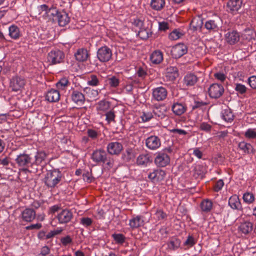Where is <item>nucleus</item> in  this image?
I'll return each instance as SVG.
<instances>
[{
	"label": "nucleus",
	"instance_id": "nucleus-41",
	"mask_svg": "<svg viewBox=\"0 0 256 256\" xmlns=\"http://www.w3.org/2000/svg\"><path fill=\"white\" fill-rule=\"evenodd\" d=\"M112 237L115 242L118 244H122L126 240V237L122 234H114Z\"/></svg>",
	"mask_w": 256,
	"mask_h": 256
},
{
	"label": "nucleus",
	"instance_id": "nucleus-21",
	"mask_svg": "<svg viewBox=\"0 0 256 256\" xmlns=\"http://www.w3.org/2000/svg\"><path fill=\"white\" fill-rule=\"evenodd\" d=\"M198 78L194 74H186L183 80L184 84L188 87L194 86L198 82Z\"/></svg>",
	"mask_w": 256,
	"mask_h": 256
},
{
	"label": "nucleus",
	"instance_id": "nucleus-28",
	"mask_svg": "<svg viewBox=\"0 0 256 256\" xmlns=\"http://www.w3.org/2000/svg\"><path fill=\"white\" fill-rule=\"evenodd\" d=\"M47 154L42 150L38 151L34 156L35 160L32 162L34 167L40 164L46 159Z\"/></svg>",
	"mask_w": 256,
	"mask_h": 256
},
{
	"label": "nucleus",
	"instance_id": "nucleus-61",
	"mask_svg": "<svg viewBox=\"0 0 256 256\" xmlns=\"http://www.w3.org/2000/svg\"><path fill=\"white\" fill-rule=\"evenodd\" d=\"M200 128L202 130L208 132L210 131L212 126L206 122H202L200 126Z\"/></svg>",
	"mask_w": 256,
	"mask_h": 256
},
{
	"label": "nucleus",
	"instance_id": "nucleus-52",
	"mask_svg": "<svg viewBox=\"0 0 256 256\" xmlns=\"http://www.w3.org/2000/svg\"><path fill=\"white\" fill-rule=\"evenodd\" d=\"M194 174L198 176H203L204 174L203 166L200 165L196 166L194 168Z\"/></svg>",
	"mask_w": 256,
	"mask_h": 256
},
{
	"label": "nucleus",
	"instance_id": "nucleus-8",
	"mask_svg": "<svg viewBox=\"0 0 256 256\" xmlns=\"http://www.w3.org/2000/svg\"><path fill=\"white\" fill-rule=\"evenodd\" d=\"M170 162V156L164 152H158L154 159V162L158 167H164L168 165Z\"/></svg>",
	"mask_w": 256,
	"mask_h": 256
},
{
	"label": "nucleus",
	"instance_id": "nucleus-5",
	"mask_svg": "<svg viewBox=\"0 0 256 256\" xmlns=\"http://www.w3.org/2000/svg\"><path fill=\"white\" fill-rule=\"evenodd\" d=\"M112 57V50L107 46H103L98 49L97 58L100 62H107L111 59Z\"/></svg>",
	"mask_w": 256,
	"mask_h": 256
},
{
	"label": "nucleus",
	"instance_id": "nucleus-36",
	"mask_svg": "<svg viewBox=\"0 0 256 256\" xmlns=\"http://www.w3.org/2000/svg\"><path fill=\"white\" fill-rule=\"evenodd\" d=\"M212 206V201L206 200H203L200 204V208L202 211L204 212H210Z\"/></svg>",
	"mask_w": 256,
	"mask_h": 256
},
{
	"label": "nucleus",
	"instance_id": "nucleus-58",
	"mask_svg": "<svg viewBox=\"0 0 256 256\" xmlns=\"http://www.w3.org/2000/svg\"><path fill=\"white\" fill-rule=\"evenodd\" d=\"M106 120L108 123L114 121L115 115L113 111L110 110L106 114Z\"/></svg>",
	"mask_w": 256,
	"mask_h": 256
},
{
	"label": "nucleus",
	"instance_id": "nucleus-38",
	"mask_svg": "<svg viewBox=\"0 0 256 256\" xmlns=\"http://www.w3.org/2000/svg\"><path fill=\"white\" fill-rule=\"evenodd\" d=\"M70 84L68 80L66 78H61L56 84L57 88L59 90H64Z\"/></svg>",
	"mask_w": 256,
	"mask_h": 256
},
{
	"label": "nucleus",
	"instance_id": "nucleus-6",
	"mask_svg": "<svg viewBox=\"0 0 256 256\" xmlns=\"http://www.w3.org/2000/svg\"><path fill=\"white\" fill-rule=\"evenodd\" d=\"M224 92L222 85L218 84H211L208 88V94L210 98L217 99L220 98L224 94Z\"/></svg>",
	"mask_w": 256,
	"mask_h": 256
},
{
	"label": "nucleus",
	"instance_id": "nucleus-3",
	"mask_svg": "<svg viewBox=\"0 0 256 256\" xmlns=\"http://www.w3.org/2000/svg\"><path fill=\"white\" fill-rule=\"evenodd\" d=\"M64 58V53L58 49L52 50L47 56L48 62L50 64H60L63 62Z\"/></svg>",
	"mask_w": 256,
	"mask_h": 256
},
{
	"label": "nucleus",
	"instance_id": "nucleus-44",
	"mask_svg": "<svg viewBox=\"0 0 256 256\" xmlns=\"http://www.w3.org/2000/svg\"><path fill=\"white\" fill-rule=\"evenodd\" d=\"M166 217V214L164 212V211L160 209L156 210L154 213V218L158 220H164Z\"/></svg>",
	"mask_w": 256,
	"mask_h": 256
},
{
	"label": "nucleus",
	"instance_id": "nucleus-62",
	"mask_svg": "<svg viewBox=\"0 0 256 256\" xmlns=\"http://www.w3.org/2000/svg\"><path fill=\"white\" fill-rule=\"evenodd\" d=\"M168 28V24L167 22H158V29L160 30L166 31Z\"/></svg>",
	"mask_w": 256,
	"mask_h": 256
},
{
	"label": "nucleus",
	"instance_id": "nucleus-46",
	"mask_svg": "<svg viewBox=\"0 0 256 256\" xmlns=\"http://www.w3.org/2000/svg\"><path fill=\"white\" fill-rule=\"evenodd\" d=\"M164 110H162L160 108H156L153 110V113L156 116L159 118L162 119L166 116Z\"/></svg>",
	"mask_w": 256,
	"mask_h": 256
},
{
	"label": "nucleus",
	"instance_id": "nucleus-63",
	"mask_svg": "<svg viewBox=\"0 0 256 256\" xmlns=\"http://www.w3.org/2000/svg\"><path fill=\"white\" fill-rule=\"evenodd\" d=\"M44 204L42 201L34 200L31 204L32 208L38 209Z\"/></svg>",
	"mask_w": 256,
	"mask_h": 256
},
{
	"label": "nucleus",
	"instance_id": "nucleus-20",
	"mask_svg": "<svg viewBox=\"0 0 256 256\" xmlns=\"http://www.w3.org/2000/svg\"><path fill=\"white\" fill-rule=\"evenodd\" d=\"M71 98L72 102L76 104H82L85 102V97L81 92L74 90L71 94Z\"/></svg>",
	"mask_w": 256,
	"mask_h": 256
},
{
	"label": "nucleus",
	"instance_id": "nucleus-13",
	"mask_svg": "<svg viewBox=\"0 0 256 256\" xmlns=\"http://www.w3.org/2000/svg\"><path fill=\"white\" fill-rule=\"evenodd\" d=\"M25 84V80L19 76L13 77L10 82V87L12 90L18 92L21 90Z\"/></svg>",
	"mask_w": 256,
	"mask_h": 256
},
{
	"label": "nucleus",
	"instance_id": "nucleus-48",
	"mask_svg": "<svg viewBox=\"0 0 256 256\" xmlns=\"http://www.w3.org/2000/svg\"><path fill=\"white\" fill-rule=\"evenodd\" d=\"M110 103L106 100H101L98 102V108L100 110L106 111L110 108Z\"/></svg>",
	"mask_w": 256,
	"mask_h": 256
},
{
	"label": "nucleus",
	"instance_id": "nucleus-47",
	"mask_svg": "<svg viewBox=\"0 0 256 256\" xmlns=\"http://www.w3.org/2000/svg\"><path fill=\"white\" fill-rule=\"evenodd\" d=\"M99 84V80L96 75L92 74L90 76L88 81V84L91 86H96Z\"/></svg>",
	"mask_w": 256,
	"mask_h": 256
},
{
	"label": "nucleus",
	"instance_id": "nucleus-43",
	"mask_svg": "<svg viewBox=\"0 0 256 256\" xmlns=\"http://www.w3.org/2000/svg\"><path fill=\"white\" fill-rule=\"evenodd\" d=\"M244 136L250 139L256 138V130L254 128H248L245 133Z\"/></svg>",
	"mask_w": 256,
	"mask_h": 256
},
{
	"label": "nucleus",
	"instance_id": "nucleus-64",
	"mask_svg": "<svg viewBox=\"0 0 256 256\" xmlns=\"http://www.w3.org/2000/svg\"><path fill=\"white\" fill-rule=\"evenodd\" d=\"M88 136L93 139L96 138L98 136L97 132L94 130L88 129L87 131Z\"/></svg>",
	"mask_w": 256,
	"mask_h": 256
},
{
	"label": "nucleus",
	"instance_id": "nucleus-25",
	"mask_svg": "<svg viewBox=\"0 0 256 256\" xmlns=\"http://www.w3.org/2000/svg\"><path fill=\"white\" fill-rule=\"evenodd\" d=\"M60 97V94L58 90L52 89L48 91L46 95V100L50 102H58Z\"/></svg>",
	"mask_w": 256,
	"mask_h": 256
},
{
	"label": "nucleus",
	"instance_id": "nucleus-22",
	"mask_svg": "<svg viewBox=\"0 0 256 256\" xmlns=\"http://www.w3.org/2000/svg\"><path fill=\"white\" fill-rule=\"evenodd\" d=\"M220 20L217 18L215 20H207L205 24V28L209 31H216L218 28Z\"/></svg>",
	"mask_w": 256,
	"mask_h": 256
},
{
	"label": "nucleus",
	"instance_id": "nucleus-30",
	"mask_svg": "<svg viewBox=\"0 0 256 256\" xmlns=\"http://www.w3.org/2000/svg\"><path fill=\"white\" fill-rule=\"evenodd\" d=\"M202 24V20L200 17L194 18L190 23V28L194 31H196L200 29Z\"/></svg>",
	"mask_w": 256,
	"mask_h": 256
},
{
	"label": "nucleus",
	"instance_id": "nucleus-10",
	"mask_svg": "<svg viewBox=\"0 0 256 256\" xmlns=\"http://www.w3.org/2000/svg\"><path fill=\"white\" fill-rule=\"evenodd\" d=\"M146 146L150 150H156L161 146L160 138L156 136H150L146 140Z\"/></svg>",
	"mask_w": 256,
	"mask_h": 256
},
{
	"label": "nucleus",
	"instance_id": "nucleus-11",
	"mask_svg": "<svg viewBox=\"0 0 256 256\" xmlns=\"http://www.w3.org/2000/svg\"><path fill=\"white\" fill-rule=\"evenodd\" d=\"M253 230L254 224L249 220L243 221L240 223L238 227V232L244 236L250 235Z\"/></svg>",
	"mask_w": 256,
	"mask_h": 256
},
{
	"label": "nucleus",
	"instance_id": "nucleus-37",
	"mask_svg": "<svg viewBox=\"0 0 256 256\" xmlns=\"http://www.w3.org/2000/svg\"><path fill=\"white\" fill-rule=\"evenodd\" d=\"M149 161V156L148 154H140L137 158L136 164L139 166H145Z\"/></svg>",
	"mask_w": 256,
	"mask_h": 256
},
{
	"label": "nucleus",
	"instance_id": "nucleus-31",
	"mask_svg": "<svg viewBox=\"0 0 256 256\" xmlns=\"http://www.w3.org/2000/svg\"><path fill=\"white\" fill-rule=\"evenodd\" d=\"M144 224V220L141 216H136L130 220L129 225L132 228H138Z\"/></svg>",
	"mask_w": 256,
	"mask_h": 256
},
{
	"label": "nucleus",
	"instance_id": "nucleus-27",
	"mask_svg": "<svg viewBox=\"0 0 256 256\" xmlns=\"http://www.w3.org/2000/svg\"><path fill=\"white\" fill-rule=\"evenodd\" d=\"M74 56L77 60L84 62L87 60L88 57V52L86 49L80 48L75 53Z\"/></svg>",
	"mask_w": 256,
	"mask_h": 256
},
{
	"label": "nucleus",
	"instance_id": "nucleus-49",
	"mask_svg": "<svg viewBox=\"0 0 256 256\" xmlns=\"http://www.w3.org/2000/svg\"><path fill=\"white\" fill-rule=\"evenodd\" d=\"M80 224L84 227L90 226L92 223V220L88 217H82L80 218Z\"/></svg>",
	"mask_w": 256,
	"mask_h": 256
},
{
	"label": "nucleus",
	"instance_id": "nucleus-17",
	"mask_svg": "<svg viewBox=\"0 0 256 256\" xmlns=\"http://www.w3.org/2000/svg\"><path fill=\"white\" fill-rule=\"evenodd\" d=\"M167 94V90L165 88L158 87L153 90L152 96L155 100L162 101L166 98Z\"/></svg>",
	"mask_w": 256,
	"mask_h": 256
},
{
	"label": "nucleus",
	"instance_id": "nucleus-18",
	"mask_svg": "<svg viewBox=\"0 0 256 256\" xmlns=\"http://www.w3.org/2000/svg\"><path fill=\"white\" fill-rule=\"evenodd\" d=\"M22 220L26 222H31L35 219L36 212L35 210L30 208H26L21 214Z\"/></svg>",
	"mask_w": 256,
	"mask_h": 256
},
{
	"label": "nucleus",
	"instance_id": "nucleus-57",
	"mask_svg": "<svg viewBox=\"0 0 256 256\" xmlns=\"http://www.w3.org/2000/svg\"><path fill=\"white\" fill-rule=\"evenodd\" d=\"M138 36L142 39H146L148 38V34L146 30L144 28H142V30H138Z\"/></svg>",
	"mask_w": 256,
	"mask_h": 256
},
{
	"label": "nucleus",
	"instance_id": "nucleus-53",
	"mask_svg": "<svg viewBox=\"0 0 256 256\" xmlns=\"http://www.w3.org/2000/svg\"><path fill=\"white\" fill-rule=\"evenodd\" d=\"M50 250L47 246H43L40 250V252L37 256H52L50 254Z\"/></svg>",
	"mask_w": 256,
	"mask_h": 256
},
{
	"label": "nucleus",
	"instance_id": "nucleus-35",
	"mask_svg": "<svg viewBox=\"0 0 256 256\" xmlns=\"http://www.w3.org/2000/svg\"><path fill=\"white\" fill-rule=\"evenodd\" d=\"M180 245V241L176 238L174 237L170 239L168 242V246L171 250H175L178 248Z\"/></svg>",
	"mask_w": 256,
	"mask_h": 256
},
{
	"label": "nucleus",
	"instance_id": "nucleus-33",
	"mask_svg": "<svg viewBox=\"0 0 256 256\" xmlns=\"http://www.w3.org/2000/svg\"><path fill=\"white\" fill-rule=\"evenodd\" d=\"M9 36L13 39L16 40L20 36V32L19 28L15 26L12 25L8 28Z\"/></svg>",
	"mask_w": 256,
	"mask_h": 256
},
{
	"label": "nucleus",
	"instance_id": "nucleus-19",
	"mask_svg": "<svg viewBox=\"0 0 256 256\" xmlns=\"http://www.w3.org/2000/svg\"><path fill=\"white\" fill-rule=\"evenodd\" d=\"M226 40L230 44H234L240 40V34L236 30L228 32L225 34Z\"/></svg>",
	"mask_w": 256,
	"mask_h": 256
},
{
	"label": "nucleus",
	"instance_id": "nucleus-34",
	"mask_svg": "<svg viewBox=\"0 0 256 256\" xmlns=\"http://www.w3.org/2000/svg\"><path fill=\"white\" fill-rule=\"evenodd\" d=\"M165 5V0H151V8L156 10H160Z\"/></svg>",
	"mask_w": 256,
	"mask_h": 256
},
{
	"label": "nucleus",
	"instance_id": "nucleus-24",
	"mask_svg": "<svg viewBox=\"0 0 256 256\" xmlns=\"http://www.w3.org/2000/svg\"><path fill=\"white\" fill-rule=\"evenodd\" d=\"M238 148L242 150L245 154H254L255 150L250 143H247L244 141L241 142L238 144Z\"/></svg>",
	"mask_w": 256,
	"mask_h": 256
},
{
	"label": "nucleus",
	"instance_id": "nucleus-51",
	"mask_svg": "<svg viewBox=\"0 0 256 256\" xmlns=\"http://www.w3.org/2000/svg\"><path fill=\"white\" fill-rule=\"evenodd\" d=\"M196 240L192 236H188L184 244L185 246H188V248H190L194 246L196 244Z\"/></svg>",
	"mask_w": 256,
	"mask_h": 256
},
{
	"label": "nucleus",
	"instance_id": "nucleus-2",
	"mask_svg": "<svg viewBox=\"0 0 256 256\" xmlns=\"http://www.w3.org/2000/svg\"><path fill=\"white\" fill-rule=\"evenodd\" d=\"M62 174L56 170L48 171L45 176L44 182L48 188H54L62 180Z\"/></svg>",
	"mask_w": 256,
	"mask_h": 256
},
{
	"label": "nucleus",
	"instance_id": "nucleus-39",
	"mask_svg": "<svg viewBox=\"0 0 256 256\" xmlns=\"http://www.w3.org/2000/svg\"><path fill=\"white\" fill-rule=\"evenodd\" d=\"M242 198L244 201L248 204L252 203L254 200V195L250 192H246L243 194Z\"/></svg>",
	"mask_w": 256,
	"mask_h": 256
},
{
	"label": "nucleus",
	"instance_id": "nucleus-54",
	"mask_svg": "<svg viewBox=\"0 0 256 256\" xmlns=\"http://www.w3.org/2000/svg\"><path fill=\"white\" fill-rule=\"evenodd\" d=\"M132 24H133L134 26L135 27H136L137 28V29H136V31L138 32V30H142V28H144L143 22L138 19L134 20V22H132Z\"/></svg>",
	"mask_w": 256,
	"mask_h": 256
},
{
	"label": "nucleus",
	"instance_id": "nucleus-60",
	"mask_svg": "<svg viewBox=\"0 0 256 256\" xmlns=\"http://www.w3.org/2000/svg\"><path fill=\"white\" fill-rule=\"evenodd\" d=\"M224 185V182L222 180H219L217 181L214 186V190L215 192H218L222 190Z\"/></svg>",
	"mask_w": 256,
	"mask_h": 256
},
{
	"label": "nucleus",
	"instance_id": "nucleus-45",
	"mask_svg": "<svg viewBox=\"0 0 256 256\" xmlns=\"http://www.w3.org/2000/svg\"><path fill=\"white\" fill-rule=\"evenodd\" d=\"M234 90L236 92L240 94H244L247 90V88L244 84H236Z\"/></svg>",
	"mask_w": 256,
	"mask_h": 256
},
{
	"label": "nucleus",
	"instance_id": "nucleus-12",
	"mask_svg": "<svg viewBox=\"0 0 256 256\" xmlns=\"http://www.w3.org/2000/svg\"><path fill=\"white\" fill-rule=\"evenodd\" d=\"M123 150V146L118 142H110L106 146L108 152L111 155H118Z\"/></svg>",
	"mask_w": 256,
	"mask_h": 256
},
{
	"label": "nucleus",
	"instance_id": "nucleus-16",
	"mask_svg": "<svg viewBox=\"0 0 256 256\" xmlns=\"http://www.w3.org/2000/svg\"><path fill=\"white\" fill-rule=\"evenodd\" d=\"M166 176V172L164 170L160 169L154 170L150 172L148 175V178L154 182H160L163 180Z\"/></svg>",
	"mask_w": 256,
	"mask_h": 256
},
{
	"label": "nucleus",
	"instance_id": "nucleus-15",
	"mask_svg": "<svg viewBox=\"0 0 256 256\" xmlns=\"http://www.w3.org/2000/svg\"><path fill=\"white\" fill-rule=\"evenodd\" d=\"M228 206L233 210H236L238 211L243 212V208L242 207L241 202L238 196L234 194L230 196L228 200Z\"/></svg>",
	"mask_w": 256,
	"mask_h": 256
},
{
	"label": "nucleus",
	"instance_id": "nucleus-40",
	"mask_svg": "<svg viewBox=\"0 0 256 256\" xmlns=\"http://www.w3.org/2000/svg\"><path fill=\"white\" fill-rule=\"evenodd\" d=\"M102 163L105 164V166L106 168L110 169L114 166V160L112 156L108 154Z\"/></svg>",
	"mask_w": 256,
	"mask_h": 256
},
{
	"label": "nucleus",
	"instance_id": "nucleus-7",
	"mask_svg": "<svg viewBox=\"0 0 256 256\" xmlns=\"http://www.w3.org/2000/svg\"><path fill=\"white\" fill-rule=\"evenodd\" d=\"M72 218V212L67 208L62 210L56 216L60 224H66L69 222Z\"/></svg>",
	"mask_w": 256,
	"mask_h": 256
},
{
	"label": "nucleus",
	"instance_id": "nucleus-9",
	"mask_svg": "<svg viewBox=\"0 0 256 256\" xmlns=\"http://www.w3.org/2000/svg\"><path fill=\"white\" fill-rule=\"evenodd\" d=\"M188 52V47L184 44H178L172 47L171 53L173 58H178Z\"/></svg>",
	"mask_w": 256,
	"mask_h": 256
},
{
	"label": "nucleus",
	"instance_id": "nucleus-59",
	"mask_svg": "<svg viewBox=\"0 0 256 256\" xmlns=\"http://www.w3.org/2000/svg\"><path fill=\"white\" fill-rule=\"evenodd\" d=\"M248 82L252 88L256 89V76H250L248 79Z\"/></svg>",
	"mask_w": 256,
	"mask_h": 256
},
{
	"label": "nucleus",
	"instance_id": "nucleus-50",
	"mask_svg": "<svg viewBox=\"0 0 256 256\" xmlns=\"http://www.w3.org/2000/svg\"><path fill=\"white\" fill-rule=\"evenodd\" d=\"M182 34L176 30H173L170 34L168 38L170 40H174L178 39Z\"/></svg>",
	"mask_w": 256,
	"mask_h": 256
},
{
	"label": "nucleus",
	"instance_id": "nucleus-32",
	"mask_svg": "<svg viewBox=\"0 0 256 256\" xmlns=\"http://www.w3.org/2000/svg\"><path fill=\"white\" fill-rule=\"evenodd\" d=\"M222 118L227 122H231L234 119V114L229 108L224 109L222 112Z\"/></svg>",
	"mask_w": 256,
	"mask_h": 256
},
{
	"label": "nucleus",
	"instance_id": "nucleus-42",
	"mask_svg": "<svg viewBox=\"0 0 256 256\" xmlns=\"http://www.w3.org/2000/svg\"><path fill=\"white\" fill-rule=\"evenodd\" d=\"M107 80L108 84L111 87L116 88L120 84L119 79L115 76H112V77L109 78Z\"/></svg>",
	"mask_w": 256,
	"mask_h": 256
},
{
	"label": "nucleus",
	"instance_id": "nucleus-55",
	"mask_svg": "<svg viewBox=\"0 0 256 256\" xmlns=\"http://www.w3.org/2000/svg\"><path fill=\"white\" fill-rule=\"evenodd\" d=\"M82 176L84 180L88 183L91 182L94 180V178L92 176V174L88 172L84 173Z\"/></svg>",
	"mask_w": 256,
	"mask_h": 256
},
{
	"label": "nucleus",
	"instance_id": "nucleus-14",
	"mask_svg": "<svg viewBox=\"0 0 256 256\" xmlns=\"http://www.w3.org/2000/svg\"><path fill=\"white\" fill-rule=\"evenodd\" d=\"M108 154L102 149L97 150L92 154L91 158L92 160L98 164L102 163L107 156Z\"/></svg>",
	"mask_w": 256,
	"mask_h": 256
},
{
	"label": "nucleus",
	"instance_id": "nucleus-26",
	"mask_svg": "<svg viewBox=\"0 0 256 256\" xmlns=\"http://www.w3.org/2000/svg\"><path fill=\"white\" fill-rule=\"evenodd\" d=\"M68 14L64 11H60L56 20H58L60 26H64L70 22Z\"/></svg>",
	"mask_w": 256,
	"mask_h": 256
},
{
	"label": "nucleus",
	"instance_id": "nucleus-1",
	"mask_svg": "<svg viewBox=\"0 0 256 256\" xmlns=\"http://www.w3.org/2000/svg\"><path fill=\"white\" fill-rule=\"evenodd\" d=\"M16 164L20 168V171L24 172L25 174L38 172L37 168H34L32 166V158L30 155L26 154H20L16 156L15 159Z\"/></svg>",
	"mask_w": 256,
	"mask_h": 256
},
{
	"label": "nucleus",
	"instance_id": "nucleus-4",
	"mask_svg": "<svg viewBox=\"0 0 256 256\" xmlns=\"http://www.w3.org/2000/svg\"><path fill=\"white\" fill-rule=\"evenodd\" d=\"M242 6H244L242 0H229L226 4V11L235 15L240 13Z\"/></svg>",
	"mask_w": 256,
	"mask_h": 256
},
{
	"label": "nucleus",
	"instance_id": "nucleus-29",
	"mask_svg": "<svg viewBox=\"0 0 256 256\" xmlns=\"http://www.w3.org/2000/svg\"><path fill=\"white\" fill-rule=\"evenodd\" d=\"M150 60L152 63L158 64L163 60V54L159 50H155L150 55Z\"/></svg>",
	"mask_w": 256,
	"mask_h": 256
},
{
	"label": "nucleus",
	"instance_id": "nucleus-23",
	"mask_svg": "<svg viewBox=\"0 0 256 256\" xmlns=\"http://www.w3.org/2000/svg\"><path fill=\"white\" fill-rule=\"evenodd\" d=\"M172 110L176 115L180 116L186 111V107L184 104L176 102L172 105Z\"/></svg>",
	"mask_w": 256,
	"mask_h": 256
},
{
	"label": "nucleus",
	"instance_id": "nucleus-56",
	"mask_svg": "<svg viewBox=\"0 0 256 256\" xmlns=\"http://www.w3.org/2000/svg\"><path fill=\"white\" fill-rule=\"evenodd\" d=\"M153 117V115L151 112H143L141 116L142 120L144 122L149 121Z\"/></svg>",
	"mask_w": 256,
	"mask_h": 256
}]
</instances>
